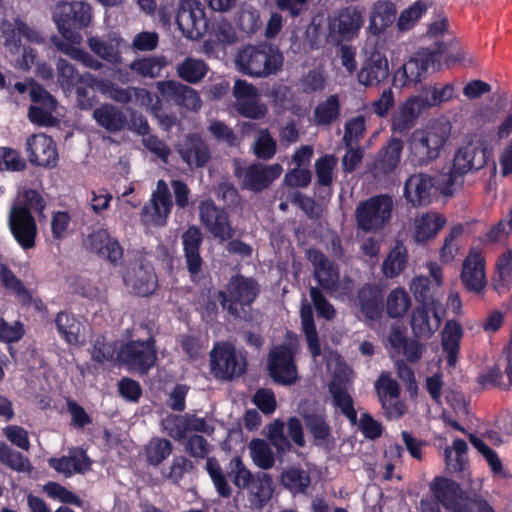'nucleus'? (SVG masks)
<instances>
[{
	"label": "nucleus",
	"instance_id": "423d86ee",
	"mask_svg": "<svg viewBox=\"0 0 512 512\" xmlns=\"http://www.w3.org/2000/svg\"><path fill=\"white\" fill-rule=\"evenodd\" d=\"M431 490L445 509L451 512H494L485 502L469 498L460 486L451 479L436 477L431 483Z\"/></svg>",
	"mask_w": 512,
	"mask_h": 512
},
{
	"label": "nucleus",
	"instance_id": "b1692460",
	"mask_svg": "<svg viewBox=\"0 0 512 512\" xmlns=\"http://www.w3.org/2000/svg\"><path fill=\"white\" fill-rule=\"evenodd\" d=\"M461 280L465 288L475 294L483 292L487 285L484 256L477 250L471 249L464 259Z\"/></svg>",
	"mask_w": 512,
	"mask_h": 512
},
{
	"label": "nucleus",
	"instance_id": "58836bf2",
	"mask_svg": "<svg viewBox=\"0 0 512 512\" xmlns=\"http://www.w3.org/2000/svg\"><path fill=\"white\" fill-rule=\"evenodd\" d=\"M95 121L110 132L121 130L126 123L123 112L110 104H103L93 112Z\"/></svg>",
	"mask_w": 512,
	"mask_h": 512
},
{
	"label": "nucleus",
	"instance_id": "c03bdc74",
	"mask_svg": "<svg viewBox=\"0 0 512 512\" xmlns=\"http://www.w3.org/2000/svg\"><path fill=\"white\" fill-rule=\"evenodd\" d=\"M340 99L334 94L321 101L314 109L313 117L317 125H330L340 115Z\"/></svg>",
	"mask_w": 512,
	"mask_h": 512
},
{
	"label": "nucleus",
	"instance_id": "de8ad7c7",
	"mask_svg": "<svg viewBox=\"0 0 512 512\" xmlns=\"http://www.w3.org/2000/svg\"><path fill=\"white\" fill-rule=\"evenodd\" d=\"M402 149L403 144L399 139H391L380 153V159L375 169L385 174L392 172L400 161Z\"/></svg>",
	"mask_w": 512,
	"mask_h": 512
},
{
	"label": "nucleus",
	"instance_id": "37998d69",
	"mask_svg": "<svg viewBox=\"0 0 512 512\" xmlns=\"http://www.w3.org/2000/svg\"><path fill=\"white\" fill-rule=\"evenodd\" d=\"M428 8L429 5L426 1L417 0L407 8L403 9L396 21L398 31L407 32L415 27L422 16L426 14Z\"/></svg>",
	"mask_w": 512,
	"mask_h": 512
},
{
	"label": "nucleus",
	"instance_id": "09e8293b",
	"mask_svg": "<svg viewBox=\"0 0 512 512\" xmlns=\"http://www.w3.org/2000/svg\"><path fill=\"white\" fill-rule=\"evenodd\" d=\"M330 392L333 397L334 404L339 407L342 413L353 423H356L357 415L353 408L352 398L350 397L346 384L334 380L330 384Z\"/></svg>",
	"mask_w": 512,
	"mask_h": 512
},
{
	"label": "nucleus",
	"instance_id": "49530a36",
	"mask_svg": "<svg viewBox=\"0 0 512 512\" xmlns=\"http://www.w3.org/2000/svg\"><path fill=\"white\" fill-rule=\"evenodd\" d=\"M467 443L455 439L451 447L444 450L446 467L451 472H461L467 465Z\"/></svg>",
	"mask_w": 512,
	"mask_h": 512
},
{
	"label": "nucleus",
	"instance_id": "2f4dec72",
	"mask_svg": "<svg viewBox=\"0 0 512 512\" xmlns=\"http://www.w3.org/2000/svg\"><path fill=\"white\" fill-rule=\"evenodd\" d=\"M248 501L252 508L262 509L273 497L274 484L267 473H258L247 487Z\"/></svg>",
	"mask_w": 512,
	"mask_h": 512
},
{
	"label": "nucleus",
	"instance_id": "6ab92c4d",
	"mask_svg": "<svg viewBox=\"0 0 512 512\" xmlns=\"http://www.w3.org/2000/svg\"><path fill=\"white\" fill-rule=\"evenodd\" d=\"M25 152L29 162L39 167L53 168L59 159L55 142L44 133L29 136L26 139Z\"/></svg>",
	"mask_w": 512,
	"mask_h": 512
},
{
	"label": "nucleus",
	"instance_id": "e433bc0d",
	"mask_svg": "<svg viewBox=\"0 0 512 512\" xmlns=\"http://www.w3.org/2000/svg\"><path fill=\"white\" fill-rule=\"evenodd\" d=\"M462 337L461 324L455 320H448L442 331V347L448 355V364L451 366L456 363Z\"/></svg>",
	"mask_w": 512,
	"mask_h": 512
},
{
	"label": "nucleus",
	"instance_id": "6e6552de",
	"mask_svg": "<svg viewBox=\"0 0 512 512\" xmlns=\"http://www.w3.org/2000/svg\"><path fill=\"white\" fill-rule=\"evenodd\" d=\"M393 209L392 198L386 195L371 197L355 210L357 228L365 233L381 230L389 221Z\"/></svg>",
	"mask_w": 512,
	"mask_h": 512
},
{
	"label": "nucleus",
	"instance_id": "7ed1b4c3",
	"mask_svg": "<svg viewBox=\"0 0 512 512\" xmlns=\"http://www.w3.org/2000/svg\"><path fill=\"white\" fill-rule=\"evenodd\" d=\"M450 137L447 123L434 122L415 129L408 139V159L413 165H428L438 159Z\"/></svg>",
	"mask_w": 512,
	"mask_h": 512
},
{
	"label": "nucleus",
	"instance_id": "338daca9",
	"mask_svg": "<svg viewBox=\"0 0 512 512\" xmlns=\"http://www.w3.org/2000/svg\"><path fill=\"white\" fill-rule=\"evenodd\" d=\"M206 470L210 475L219 495L222 497H229L232 494V489L228 485L219 463L213 458L207 459Z\"/></svg>",
	"mask_w": 512,
	"mask_h": 512
},
{
	"label": "nucleus",
	"instance_id": "3c124183",
	"mask_svg": "<svg viewBox=\"0 0 512 512\" xmlns=\"http://www.w3.org/2000/svg\"><path fill=\"white\" fill-rule=\"evenodd\" d=\"M0 463L17 472L30 473L32 470L28 458L20 452L12 450L3 441H0Z\"/></svg>",
	"mask_w": 512,
	"mask_h": 512
},
{
	"label": "nucleus",
	"instance_id": "6e6d98bb",
	"mask_svg": "<svg viewBox=\"0 0 512 512\" xmlns=\"http://www.w3.org/2000/svg\"><path fill=\"white\" fill-rule=\"evenodd\" d=\"M0 282L6 289L11 290L22 303L30 302V294L22 281L3 264H0Z\"/></svg>",
	"mask_w": 512,
	"mask_h": 512
},
{
	"label": "nucleus",
	"instance_id": "473e14b6",
	"mask_svg": "<svg viewBox=\"0 0 512 512\" xmlns=\"http://www.w3.org/2000/svg\"><path fill=\"white\" fill-rule=\"evenodd\" d=\"M49 465L66 477L74 473H84L90 469V462L85 452L81 449H73L68 456L49 459Z\"/></svg>",
	"mask_w": 512,
	"mask_h": 512
},
{
	"label": "nucleus",
	"instance_id": "5fc2aeb1",
	"mask_svg": "<svg viewBox=\"0 0 512 512\" xmlns=\"http://www.w3.org/2000/svg\"><path fill=\"white\" fill-rule=\"evenodd\" d=\"M55 323L58 332L69 344H78L81 324L72 315L60 312Z\"/></svg>",
	"mask_w": 512,
	"mask_h": 512
},
{
	"label": "nucleus",
	"instance_id": "e2e57ef3",
	"mask_svg": "<svg viewBox=\"0 0 512 512\" xmlns=\"http://www.w3.org/2000/svg\"><path fill=\"white\" fill-rule=\"evenodd\" d=\"M229 468V474L232 478L233 484L239 489L247 488L253 481L254 477L239 457L231 459Z\"/></svg>",
	"mask_w": 512,
	"mask_h": 512
},
{
	"label": "nucleus",
	"instance_id": "774afa93",
	"mask_svg": "<svg viewBox=\"0 0 512 512\" xmlns=\"http://www.w3.org/2000/svg\"><path fill=\"white\" fill-rule=\"evenodd\" d=\"M512 233V209L508 214L494 225L486 235L489 242H501L508 238Z\"/></svg>",
	"mask_w": 512,
	"mask_h": 512
},
{
	"label": "nucleus",
	"instance_id": "ddd939ff",
	"mask_svg": "<svg viewBox=\"0 0 512 512\" xmlns=\"http://www.w3.org/2000/svg\"><path fill=\"white\" fill-rule=\"evenodd\" d=\"M257 286L252 279L236 276L227 286V292H221V303L229 313L236 317L246 315L245 306H249L257 295Z\"/></svg>",
	"mask_w": 512,
	"mask_h": 512
},
{
	"label": "nucleus",
	"instance_id": "bb28decb",
	"mask_svg": "<svg viewBox=\"0 0 512 512\" xmlns=\"http://www.w3.org/2000/svg\"><path fill=\"white\" fill-rule=\"evenodd\" d=\"M283 169L279 164L262 165L254 164L244 169L241 173L237 174L242 177V184L244 188L253 190L255 192L262 191L269 184L278 178Z\"/></svg>",
	"mask_w": 512,
	"mask_h": 512
},
{
	"label": "nucleus",
	"instance_id": "c85d7f7f",
	"mask_svg": "<svg viewBox=\"0 0 512 512\" xmlns=\"http://www.w3.org/2000/svg\"><path fill=\"white\" fill-rule=\"evenodd\" d=\"M159 93L166 98L185 106L191 110H197L201 106V99L197 92L177 81H160L156 84Z\"/></svg>",
	"mask_w": 512,
	"mask_h": 512
},
{
	"label": "nucleus",
	"instance_id": "72a5a7b5",
	"mask_svg": "<svg viewBox=\"0 0 512 512\" xmlns=\"http://www.w3.org/2000/svg\"><path fill=\"white\" fill-rule=\"evenodd\" d=\"M178 151L182 159L191 167H202L210 158L207 145L196 136L186 138L179 145Z\"/></svg>",
	"mask_w": 512,
	"mask_h": 512
},
{
	"label": "nucleus",
	"instance_id": "412c9836",
	"mask_svg": "<svg viewBox=\"0 0 512 512\" xmlns=\"http://www.w3.org/2000/svg\"><path fill=\"white\" fill-rule=\"evenodd\" d=\"M390 74L389 62L380 47H375L365 59L357 74L359 84L376 87L384 82Z\"/></svg>",
	"mask_w": 512,
	"mask_h": 512
},
{
	"label": "nucleus",
	"instance_id": "0eeeda50",
	"mask_svg": "<svg viewBox=\"0 0 512 512\" xmlns=\"http://www.w3.org/2000/svg\"><path fill=\"white\" fill-rule=\"evenodd\" d=\"M456 98V86L452 82H435L425 86L419 96L410 100L404 107L403 111L409 110V115L404 121L400 116L395 117L393 126L397 129H406L412 123L413 106L419 109H428L432 107H440L445 103L451 102Z\"/></svg>",
	"mask_w": 512,
	"mask_h": 512
},
{
	"label": "nucleus",
	"instance_id": "4d7b16f0",
	"mask_svg": "<svg viewBox=\"0 0 512 512\" xmlns=\"http://www.w3.org/2000/svg\"><path fill=\"white\" fill-rule=\"evenodd\" d=\"M172 452V444L163 438H152L145 447L147 461L152 465H158Z\"/></svg>",
	"mask_w": 512,
	"mask_h": 512
},
{
	"label": "nucleus",
	"instance_id": "f257e3e1",
	"mask_svg": "<svg viewBox=\"0 0 512 512\" xmlns=\"http://www.w3.org/2000/svg\"><path fill=\"white\" fill-rule=\"evenodd\" d=\"M477 131L457 151L454 168L462 173L482 168L493 154L494 147L512 135V107L507 114L494 106L482 105L472 116Z\"/></svg>",
	"mask_w": 512,
	"mask_h": 512
},
{
	"label": "nucleus",
	"instance_id": "a878e982",
	"mask_svg": "<svg viewBox=\"0 0 512 512\" xmlns=\"http://www.w3.org/2000/svg\"><path fill=\"white\" fill-rule=\"evenodd\" d=\"M375 388L387 416L400 417L404 413V405L398 399L400 393L398 383L388 373H382L375 383Z\"/></svg>",
	"mask_w": 512,
	"mask_h": 512
},
{
	"label": "nucleus",
	"instance_id": "4468645a",
	"mask_svg": "<svg viewBox=\"0 0 512 512\" xmlns=\"http://www.w3.org/2000/svg\"><path fill=\"white\" fill-rule=\"evenodd\" d=\"M307 254L314 267V276L323 289L338 295L351 290L349 278L341 277L336 267L321 252L309 250Z\"/></svg>",
	"mask_w": 512,
	"mask_h": 512
},
{
	"label": "nucleus",
	"instance_id": "ea45409f",
	"mask_svg": "<svg viewBox=\"0 0 512 512\" xmlns=\"http://www.w3.org/2000/svg\"><path fill=\"white\" fill-rule=\"evenodd\" d=\"M407 262V249L402 243L397 242L383 261L382 272L387 278L397 277L405 270Z\"/></svg>",
	"mask_w": 512,
	"mask_h": 512
},
{
	"label": "nucleus",
	"instance_id": "f03ea898",
	"mask_svg": "<svg viewBox=\"0 0 512 512\" xmlns=\"http://www.w3.org/2000/svg\"><path fill=\"white\" fill-rule=\"evenodd\" d=\"M45 204L36 190H26L18 195L8 214L9 229L24 250L35 247L37 224L31 210L42 212Z\"/></svg>",
	"mask_w": 512,
	"mask_h": 512
},
{
	"label": "nucleus",
	"instance_id": "f8f14e48",
	"mask_svg": "<svg viewBox=\"0 0 512 512\" xmlns=\"http://www.w3.org/2000/svg\"><path fill=\"white\" fill-rule=\"evenodd\" d=\"M364 24L363 12L357 6H348L335 11L328 22L329 38L340 44L358 37Z\"/></svg>",
	"mask_w": 512,
	"mask_h": 512
},
{
	"label": "nucleus",
	"instance_id": "9b49d317",
	"mask_svg": "<svg viewBox=\"0 0 512 512\" xmlns=\"http://www.w3.org/2000/svg\"><path fill=\"white\" fill-rule=\"evenodd\" d=\"M211 372L218 379H232L246 369V360L233 344L219 342L210 352Z\"/></svg>",
	"mask_w": 512,
	"mask_h": 512
},
{
	"label": "nucleus",
	"instance_id": "393cba45",
	"mask_svg": "<svg viewBox=\"0 0 512 512\" xmlns=\"http://www.w3.org/2000/svg\"><path fill=\"white\" fill-rule=\"evenodd\" d=\"M199 215L202 224L215 238L225 241L232 237L233 229L226 212L217 208L213 202H201L199 205Z\"/></svg>",
	"mask_w": 512,
	"mask_h": 512
},
{
	"label": "nucleus",
	"instance_id": "4be33fe9",
	"mask_svg": "<svg viewBox=\"0 0 512 512\" xmlns=\"http://www.w3.org/2000/svg\"><path fill=\"white\" fill-rule=\"evenodd\" d=\"M443 313L440 302L420 304L411 317L414 334L418 337L429 338L438 330Z\"/></svg>",
	"mask_w": 512,
	"mask_h": 512
},
{
	"label": "nucleus",
	"instance_id": "5701e85b",
	"mask_svg": "<svg viewBox=\"0 0 512 512\" xmlns=\"http://www.w3.org/2000/svg\"><path fill=\"white\" fill-rule=\"evenodd\" d=\"M84 246L113 265H119L123 258L121 245L106 229H97L88 234L84 240Z\"/></svg>",
	"mask_w": 512,
	"mask_h": 512
},
{
	"label": "nucleus",
	"instance_id": "a19ab883",
	"mask_svg": "<svg viewBox=\"0 0 512 512\" xmlns=\"http://www.w3.org/2000/svg\"><path fill=\"white\" fill-rule=\"evenodd\" d=\"M177 75L192 84L199 83L208 72V65L201 59L186 57L176 67Z\"/></svg>",
	"mask_w": 512,
	"mask_h": 512
},
{
	"label": "nucleus",
	"instance_id": "20e7f679",
	"mask_svg": "<svg viewBox=\"0 0 512 512\" xmlns=\"http://www.w3.org/2000/svg\"><path fill=\"white\" fill-rule=\"evenodd\" d=\"M283 61L281 51L270 44L245 46L235 58L236 67L240 72L259 78L279 72Z\"/></svg>",
	"mask_w": 512,
	"mask_h": 512
},
{
	"label": "nucleus",
	"instance_id": "dca6fc26",
	"mask_svg": "<svg viewBox=\"0 0 512 512\" xmlns=\"http://www.w3.org/2000/svg\"><path fill=\"white\" fill-rule=\"evenodd\" d=\"M155 342L152 338L146 341H131L118 352V360L131 371L147 373L157 359Z\"/></svg>",
	"mask_w": 512,
	"mask_h": 512
},
{
	"label": "nucleus",
	"instance_id": "79ce46f5",
	"mask_svg": "<svg viewBox=\"0 0 512 512\" xmlns=\"http://www.w3.org/2000/svg\"><path fill=\"white\" fill-rule=\"evenodd\" d=\"M121 38L114 35L109 42L100 40L95 37L88 39L89 48L100 58L112 63L117 64L121 61L119 46Z\"/></svg>",
	"mask_w": 512,
	"mask_h": 512
},
{
	"label": "nucleus",
	"instance_id": "7c9ffc66",
	"mask_svg": "<svg viewBox=\"0 0 512 512\" xmlns=\"http://www.w3.org/2000/svg\"><path fill=\"white\" fill-rule=\"evenodd\" d=\"M396 6L390 1H377L371 9L368 29L372 35L384 33L396 19Z\"/></svg>",
	"mask_w": 512,
	"mask_h": 512
},
{
	"label": "nucleus",
	"instance_id": "1a4fd4ad",
	"mask_svg": "<svg viewBox=\"0 0 512 512\" xmlns=\"http://www.w3.org/2000/svg\"><path fill=\"white\" fill-rule=\"evenodd\" d=\"M445 50L443 43L436 49L423 48L418 50L393 76V84L399 87H410L420 83L428 69L434 64L436 56Z\"/></svg>",
	"mask_w": 512,
	"mask_h": 512
},
{
	"label": "nucleus",
	"instance_id": "8fccbe9b",
	"mask_svg": "<svg viewBox=\"0 0 512 512\" xmlns=\"http://www.w3.org/2000/svg\"><path fill=\"white\" fill-rule=\"evenodd\" d=\"M52 41L61 52L75 60L80 61L85 66L91 69L98 70L103 66L102 63L99 62L97 59L93 58L90 54L80 49L78 47L79 44L66 43L58 37L52 38Z\"/></svg>",
	"mask_w": 512,
	"mask_h": 512
},
{
	"label": "nucleus",
	"instance_id": "13d9d810",
	"mask_svg": "<svg viewBox=\"0 0 512 512\" xmlns=\"http://www.w3.org/2000/svg\"><path fill=\"white\" fill-rule=\"evenodd\" d=\"M281 483L294 492L304 491L310 484L309 475L302 469L289 468L282 472Z\"/></svg>",
	"mask_w": 512,
	"mask_h": 512
},
{
	"label": "nucleus",
	"instance_id": "aec40b11",
	"mask_svg": "<svg viewBox=\"0 0 512 512\" xmlns=\"http://www.w3.org/2000/svg\"><path fill=\"white\" fill-rule=\"evenodd\" d=\"M233 96L235 107L244 117L258 119L267 113V107L259 100L257 88L241 79L234 83Z\"/></svg>",
	"mask_w": 512,
	"mask_h": 512
},
{
	"label": "nucleus",
	"instance_id": "9d476101",
	"mask_svg": "<svg viewBox=\"0 0 512 512\" xmlns=\"http://www.w3.org/2000/svg\"><path fill=\"white\" fill-rule=\"evenodd\" d=\"M299 348L298 338L288 334L283 345L271 350L268 367L271 377L282 384H292L297 380V369L294 363V354Z\"/></svg>",
	"mask_w": 512,
	"mask_h": 512
},
{
	"label": "nucleus",
	"instance_id": "4c0bfd02",
	"mask_svg": "<svg viewBox=\"0 0 512 512\" xmlns=\"http://www.w3.org/2000/svg\"><path fill=\"white\" fill-rule=\"evenodd\" d=\"M301 327L302 332L305 335L308 348L315 358L320 355L321 348L316 331V326L313 320V312L310 304L307 300H303L300 309Z\"/></svg>",
	"mask_w": 512,
	"mask_h": 512
},
{
	"label": "nucleus",
	"instance_id": "2eb2a0df",
	"mask_svg": "<svg viewBox=\"0 0 512 512\" xmlns=\"http://www.w3.org/2000/svg\"><path fill=\"white\" fill-rule=\"evenodd\" d=\"M176 23L185 37L192 40L201 38L207 29L204 5L199 0H180Z\"/></svg>",
	"mask_w": 512,
	"mask_h": 512
},
{
	"label": "nucleus",
	"instance_id": "864d4df0",
	"mask_svg": "<svg viewBox=\"0 0 512 512\" xmlns=\"http://www.w3.org/2000/svg\"><path fill=\"white\" fill-rule=\"evenodd\" d=\"M249 450L255 465L264 470L273 467L275 462L274 453L264 440H252L249 444Z\"/></svg>",
	"mask_w": 512,
	"mask_h": 512
},
{
	"label": "nucleus",
	"instance_id": "c9c22d12",
	"mask_svg": "<svg viewBox=\"0 0 512 512\" xmlns=\"http://www.w3.org/2000/svg\"><path fill=\"white\" fill-rule=\"evenodd\" d=\"M445 220L437 213H424L414 220L413 238L417 242H424L434 238L444 227Z\"/></svg>",
	"mask_w": 512,
	"mask_h": 512
},
{
	"label": "nucleus",
	"instance_id": "052dcab7",
	"mask_svg": "<svg viewBox=\"0 0 512 512\" xmlns=\"http://www.w3.org/2000/svg\"><path fill=\"white\" fill-rule=\"evenodd\" d=\"M434 287L435 286L431 283L430 278L425 276H418L414 278L410 284V290L420 304L439 302L433 297Z\"/></svg>",
	"mask_w": 512,
	"mask_h": 512
},
{
	"label": "nucleus",
	"instance_id": "cd10ccee",
	"mask_svg": "<svg viewBox=\"0 0 512 512\" xmlns=\"http://www.w3.org/2000/svg\"><path fill=\"white\" fill-rule=\"evenodd\" d=\"M404 193L413 205L428 204L435 193V183L427 174H413L406 180Z\"/></svg>",
	"mask_w": 512,
	"mask_h": 512
},
{
	"label": "nucleus",
	"instance_id": "69168bd1",
	"mask_svg": "<svg viewBox=\"0 0 512 512\" xmlns=\"http://www.w3.org/2000/svg\"><path fill=\"white\" fill-rule=\"evenodd\" d=\"M336 164L337 158L333 155H325L316 160L315 171L321 185L328 186L332 183Z\"/></svg>",
	"mask_w": 512,
	"mask_h": 512
},
{
	"label": "nucleus",
	"instance_id": "a18cd8bd",
	"mask_svg": "<svg viewBox=\"0 0 512 512\" xmlns=\"http://www.w3.org/2000/svg\"><path fill=\"white\" fill-rule=\"evenodd\" d=\"M411 304L408 292L401 287H396L389 292L386 298V313L391 318H401L406 315Z\"/></svg>",
	"mask_w": 512,
	"mask_h": 512
},
{
	"label": "nucleus",
	"instance_id": "39448f33",
	"mask_svg": "<svg viewBox=\"0 0 512 512\" xmlns=\"http://www.w3.org/2000/svg\"><path fill=\"white\" fill-rule=\"evenodd\" d=\"M53 19L66 43L80 44L81 34L75 28H84L91 20V7L85 2H61L53 11Z\"/></svg>",
	"mask_w": 512,
	"mask_h": 512
},
{
	"label": "nucleus",
	"instance_id": "c756f323",
	"mask_svg": "<svg viewBox=\"0 0 512 512\" xmlns=\"http://www.w3.org/2000/svg\"><path fill=\"white\" fill-rule=\"evenodd\" d=\"M124 281L136 294L148 296L155 292L158 286L157 277L151 267L140 265L128 270Z\"/></svg>",
	"mask_w": 512,
	"mask_h": 512
},
{
	"label": "nucleus",
	"instance_id": "a211bd4d",
	"mask_svg": "<svg viewBox=\"0 0 512 512\" xmlns=\"http://www.w3.org/2000/svg\"><path fill=\"white\" fill-rule=\"evenodd\" d=\"M1 36L6 51L11 56L19 55L24 46L23 39L27 42L39 44L43 41L41 35L19 19L13 21L4 20L0 25Z\"/></svg>",
	"mask_w": 512,
	"mask_h": 512
},
{
	"label": "nucleus",
	"instance_id": "f3484780",
	"mask_svg": "<svg viewBox=\"0 0 512 512\" xmlns=\"http://www.w3.org/2000/svg\"><path fill=\"white\" fill-rule=\"evenodd\" d=\"M172 201L167 184L159 180L151 199L142 209L141 219L144 224L151 226H164L171 212Z\"/></svg>",
	"mask_w": 512,
	"mask_h": 512
},
{
	"label": "nucleus",
	"instance_id": "bf43d9fd",
	"mask_svg": "<svg viewBox=\"0 0 512 512\" xmlns=\"http://www.w3.org/2000/svg\"><path fill=\"white\" fill-rule=\"evenodd\" d=\"M463 233V227L457 225L453 227L444 238V243L440 249L439 257L442 263H451L459 248V237Z\"/></svg>",
	"mask_w": 512,
	"mask_h": 512
},
{
	"label": "nucleus",
	"instance_id": "680f3d73",
	"mask_svg": "<svg viewBox=\"0 0 512 512\" xmlns=\"http://www.w3.org/2000/svg\"><path fill=\"white\" fill-rule=\"evenodd\" d=\"M56 109V103L50 107L49 103L33 105L28 112L29 120L39 126H53L56 124V118L53 111Z\"/></svg>",
	"mask_w": 512,
	"mask_h": 512
},
{
	"label": "nucleus",
	"instance_id": "603ef678",
	"mask_svg": "<svg viewBox=\"0 0 512 512\" xmlns=\"http://www.w3.org/2000/svg\"><path fill=\"white\" fill-rule=\"evenodd\" d=\"M166 65L163 57H148L134 60L129 68L142 77L155 78Z\"/></svg>",
	"mask_w": 512,
	"mask_h": 512
},
{
	"label": "nucleus",
	"instance_id": "0e129e2a",
	"mask_svg": "<svg viewBox=\"0 0 512 512\" xmlns=\"http://www.w3.org/2000/svg\"><path fill=\"white\" fill-rule=\"evenodd\" d=\"M466 173H462L454 168V163L451 169L447 172H443L438 179V187L444 195H452L458 190L463 184V176Z\"/></svg>",
	"mask_w": 512,
	"mask_h": 512
},
{
	"label": "nucleus",
	"instance_id": "f704fd0d",
	"mask_svg": "<svg viewBox=\"0 0 512 512\" xmlns=\"http://www.w3.org/2000/svg\"><path fill=\"white\" fill-rule=\"evenodd\" d=\"M182 240L188 270L190 273L196 274L200 271L202 265L199 254L202 234L197 227L192 226L183 234Z\"/></svg>",
	"mask_w": 512,
	"mask_h": 512
}]
</instances>
